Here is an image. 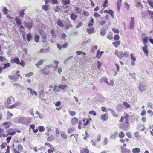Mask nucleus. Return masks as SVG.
Listing matches in <instances>:
<instances>
[{
	"instance_id": "1",
	"label": "nucleus",
	"mask_w": 153,
	"mask_h": 153,
	"mask_svg": "<svg viewBox=\"0 0 153 153\" xmlns=\"http://www.w3.org/2000/svg\"><path fill=\"white\" fill-rule=\"evenodd\" d=\"M31 120V118H27L24 117H22L18 119V122L19 123H22L27 126H28L31 123L30 121Z\"/></svg>"
},
{
	"instance_id": "2",
	"label": "nucleus",
	"mask_w": 153,
	"mask_h": 153,
	"mask_svg": "<svg viewBox=\"0 0 153 153\" xmlns=\"http://www.w3.org/2000/svg\"><path fill=\"white\" fill-rule=\"evenodd\" d=\"M20 76V74L9 75L8 76V78L10 80L15 82L17 80V79H18L19 77Z\"/></svg>"
},
{
	"instance_id": "3",
	"label": "nucleus",
	"mask_w": 153,
	"mask_h": 153,
	"mask_svg": "<svg viewBox=\"0 0 153 153\" xmlns=\"http://www.w3.org/2000/svg\"><path fill=\"white\" fill-rule=\"evenodd\" d=\"M134 17H131L130 22V29H133L134 28Z\"/></svg>"
},
{
	"instance_id": "4",
	"label": "nucleus",
	"mask_w": 153,
	"mask_h": 153,
	"mask_svg": "<svg viewBox=\"0 0 153 153\" xmlns=\"http://www.w3.org/2000/svg\"><path fill=\"white\" fill-rule=\"evenodd\" d=\"M146 86L142 83L140 82V83L139 88L140 91L142 92L143 91L146 89Z\"/></svg>"
},
{
	"instance_id": "5",
	"label": "nucleus",
	"mask_w": 153,
	"mask_h": 153,
	"mask_svg": "<svg viewBox=\"0 0 153 153\" xmlns=\"http://www.w3.org/2000/svg\"><path fill=\"white\" fill-rule=\"evenodd\" d=\"M62 2L63 4H64V6L63 7H61L63 9H66L69 7L68 6L65 7V6L70 4V1L69 0H62Z\"/></svg>"
},
{
	"instance_id": "6",
	"label": "nucleus",
	"mask_w": 153,
	"mask_h": 153,
	"mask_svg": "<svg viewBox=\"0 0 153 153\" xmlns=\"http://www.w3.org/2000/svg\"><path fill=\"white\" fill-rule=\"evenodd\" d=\"M14 98L12 97H8L7 100H6L7 105H10L14 101Z\"/></svg>"
},
{
	"instance_id": "7",
	"label": "nucleus",
	"mask_w": 153,
	"mask_h": 153,
	"mask_svg": "<svg viewBox=\"0 0 153 153\" xmlns=\"http://www.w3.org/2000/svg\"><path fill=\"white\" fill-rule=\"evenodd\" d=\"M21 104V103L19 102H17L16 103L9 106L8 107V108L11 109H13L16 106H19Z\"/></svg>"
},
{
	"instance_id": "8",
	"label": "nucleus",
	"mask_w": 153,
	"mask_h": 153,
	"mask_svg": "<svg viewBox=\"0 0 153 153\" xmlns=\"http://www.w3.org/2000/svg\"><path fill=\"white\" fill-rule=\"evenodd\" d=\"M51 36L52 38H56L57 35L55 31L53 29H51Z\"/></svg>"
},
{
	"instance_id": "9",
	"label": "nucleus",
	"mask_w": 153,
	"mask_h": 153,
	"mask_svg": "<svg viewBox=\"0 0 153 153\" xmlns=\"http://www.w3.org/2000/svg\"><path fill=\"white\" fill-rule=\"evenodd\" d=\"M108 114L107 113H105L104 114H103L101 116V119L102 120L105 121L107 120L108 118Z\"/></svg>"
},
{
	"instance_id": "10",
	"label": "nucleus",
	"mask_w": 153,
	"mask_h": 153,
	"mask_svg": "<svg viewBox=\"0 0 153 153\" xmlns=\"http://www.w3.org/2000/svg\"><path fill=\"white\" fill-rule=\"evenodd\" d=\"M118 133L117 132H115L111 134L110 137V138L111 139H114L117 138L118 136Z\"/></svg>"
},
{
	"instance_id": "11",
	"label": "nucleus",
	"mask_w": 153,
	"mask_h": 153,
	"mask_svg": "<svg viewBox=\"0 0 153 153\" xmlns=\"http://www.w3.org/2000/svg\"><path fill=\"white\" fill-rule=\"evenodd\" d=\"M126 56V55L125 53H123V51H120L119 53L118 57L120 59H121L123 57Z\"/></svg>"
},
{
	"instance_id": "12",
	"label": "nucleus",
	"mask_w": 153,
	"mask_h": 153,
	"mask_svg": "<svg viewBox=\"0 0 153 153\" xmlns=\"http://www.w3.org/2000/svg\"><path fill=\"white\" fill-rule=\"evenodd\" d=\"M136 6L140 9H142L143 8V7L140 2H137Z\"/></svg>"
},
{
	"instance_id": "13",
	"label": "nucleus",
	"mask_w": 153,
	"mask_h": 153,
	"mask_svg": "<svg viewBox=\"0 0 153 153\" xmlns=\"http://www.w3.org/2000/svg\"><path fill=\"white\" fill-rule=\"evenodd\" d=\"M57 25L59 26L63 27L64 26V24L59 19H58L56 22Z\"/></svg>"
},
{
	"instance_id": "14",
	"label": "nucleus",
	"mask_w": 153,
	"mask_h": 153,
	"mask_svg": "<svg viewBox=\"0 0 153 153\" xmlns=\"http://www.w3.org/2000/svg\"><path fill=\"white\" fill-rule=\"evenodd\" d=\"M94 29L93 27L87 28L86 31L89 34H91L94 31Z\"/></svg>"
},
{
	"instance_id": "15",
	"label": "nucleus",
	"mask_w": 153,
	"mask_h": 153,
	"mask_svg": "<svg viewBox=\"0 0 153 153\" xmlns=\"http://www.w3.org/2000/svg\"><path fill=\"white\" fill-rule=\"evenodd\" d=\"M120 41H117L112 42L113 45L116 47L117 48L120 45Z\"/></svg>"
},
{
	"instance_id": "16",
	"label": "nucleus",
	"mask_w": 153,
	"mask_h": 153,
	"mask_svg": "<svg viewBox=\"0 0 153 153\" xmlns=\"http://www.w3.org/2000/svg\"><path fill=\"white\" fill-rule=\"evenodd\" d=\"M121 149H122V153H129L130 152V150L129 149H126V148H122V146L121 147Z\"/></svg>"
},
{
	"instance_id": "17",
	"label": "nucleus",
	"mask_w": 153,
	"mask_h": 153,
	"mask_svg": "<svg viewBox=\"0 0 153 153\" xmlns=\"http://www.w3.org/2000/svg\"><path fill=\"white\" fill-rule=\"evenodd\" d=\"M15 21L17 25L18 26L22 24L21 20V19L17 17H16L15 18Z\"/></svg>"
},
{
	"instance_id": "18",
	"label": "nucleus",
	"mask_w": 153,
	"mask_h": 153,
	"mask_svg": "<svg viewBox=\"0 0 153 153\" xmlns=\"http://www.w3.org/2000/svg\"><path fill=\"white\" fill-rule=\"evenodd\" d=\"M78 121V119L74 117L72 119L71 122L72 124L74 125L77 123Z\"/></svg>"
},
{
	"instance_id": "19",
	"label": "nucleus",
	"mask_w": 153,
	"mask_h": 153,
	"mask_svg": "<svg viewBox=\"0 0 153 153\" xmlns=\"http://www.w3.org/2000/svg\"><path fill=\"white\" fill-rule=\"evenodd\" d=\"M122 0H119L117 3V10H119L121 6V3Z\"/></svg>"
},
{
	"instance_id": "20",
	"label": "nucleus",
	"mask_w": 153,
	"mask_h": 153,
	"mask_svg": "<svg viewBox=\"0 0 153 153\" xmlns=\"http://www.w3.org/2000/svg\"><path fill=\"white\" fill-rule=\"evenodd\" d=\"M77 17L78 16L75 14L74 13H72L70 16L71 19L73 21H75Z\"/></svg>"
},
{
	"instance_id": "21",
	"label": "nucleus",
	"mask_w": 153,
	"mask_h": 153,
	"mask_svg": "<svg viewBox=\"0 0 153 153\" xmlns=\"http://www.w3.org/2000/svg\"><path fill=\"white\" fill-rule=\"evenodd\" d=\"M143 50L145 54L148 55L149 51L147 50V45H144V46L143 48Z\"/></svg>"
},
{
	"instance_id": "22",
	"label": "nucleus",
	"mask_w": 153,
	"mask_h": 153,
	"mask_svg": "<svg viewBox=\"0 0 153 153\" xmlns=\"http://www.w3.org/2000/svg\"><path fill=\"white\" fill-rule=\"evenodd\" d=\"M44 62V60L43 59H40L39 61H38L35 65L38 68Z\"/></svg>"
},
{
	"instance_id": "23",
	"label": "nucleus",
	"mask_w": 153,
	"mask_h": 153,
	"mask_svg": "<svg viewBox=\"0 0 153 153\" xmlns=\"http://www.w3.org/2000/svg\"><path fill=\"white\" fill-rule=\"evenodd\" d=\"M59 88L62 90H65L67 88V85H59L58 86Z\"/></svg>"
},
{
	"instance_id": "24",
	"label": "nucleus",
	"mask_w": 153,
	"mask_h": 153,
	"mask_svg": "<svg viewBox=\"0 0 153 153\" xmlns=\"http://www.w3.org/2000/svg\"><path fill=\"white\" fill-rule=\"evenodd\" d=\"M143 42L144 45H147L146 44L148 41V37H145L143 38Z\"/></svg>"
},
{
	"instance_id": "25",
	"label": "nucleus",
	"mask_w": 153,
	"mask_h": 153,
	"mask_svg": "<svg viewBox=\"0 0 153 153\" xmlns=\"http://www.w3.org/2000/svg\"><path fill=\"white\" fill-rule=\"evenodd\" d=\"M12 60L13 61V62L17 64H19V63H20V60L17 57L12 59Z\"/></svg>"
},
{
	"instance_id": "26",
	"label": "nucleus",
	"mask_w": 153,
	"mask_h": 153,
	"mask_svg": "<svg viewBox=\"0 0 153 153\" xmlns=\"http://www.w3.org/2000/svg\"><path fill=\"white\" fill-rule=\"evenodd\" d=\"M125 116L124 118L125 120H126V123L127 124H129L128 122V119L129 117V115L128 114H127L126 113L124 114Z\"/></svg>"
},
{
	"instance_id": "27",
	"label": "nucleus",
	"mask_w": 153,
	"mask_h": 153,
	"mask_svg": "<svg viewBox=\"0 0 153 153\" xmlns=\"http://www.w3.org/2000/svg\"><path fill=\"white\" fill-rule=\"evenodd\" d=\"M140 151V149L139 148H134L132 149V152L133 153H138Z\"/></svg>"
},
{
	"instance_id": "28",
	"label": "nucleus",
	"mask_w": 153,
	"mask_h": 153,
	"mask_svg": "<svg viewBox=\"0 0 153 153\" xmlns=\"http://www.w3.org/2000/svg\"><path fill=\"white\" fill-rule=\"evenodd\" d=\"M35 37V41L37 43L39 42V39L40 38L39 36V35L36 34L34 36Z\"/></svg>"
},
{
	"instance_id": "29",
	"label": "nucleus",
	"mask_w": 153,
	"mask_h": 153,
	"mask_svg": "<svg viewBox=\"0 0 153 153\" xmlns=\"http://www.w3.org/2000/svg\"><path fill=\"white\" fill-rule=\"evenodd\" d=\"M27 89L30 91V94L32 95L34 94L35 95H37V93L35 91H33L32 90L31 88H27Z\"/></svg>"
},
{
	"instance_id": "30",
	"label": "nucleus",
	"mask_w": 153,
	"mask_h": 153,
	"mask_svg": "<svg viewBox=\"0 0 153 153\" xmlns=\"http://www.w3.org/2000/svg\"><path fill=\"white\" fill-rule=\"evenodd\" d=\"M32 22L30 21L28 22L25 23V24L28 28L30 29L32 27Z\"/></svg>"
},
{
	"instance_id": "31",
	"label": "nucleus",
	"mask_w": 153,
	"mask_h": 153,
	"mask_svg": "<svg viewBox=\"0 0 153 153\" xmlns=\"http://www.w3.org/2000/svg\"><path fill=\"white\" fill-rule=\"evenodd\" d=\"M97 49V45H93L92 46L91 49V51L93 53H94L95 50Z\"/></svg>"
},
{
	"instance_id": "32",
	"label": "nucleus",
	"mask_w": 153,
	"mask_h": 153,
	"mask_svg": "<svg viewBox=\"0 0 153 153\" xmlns=\"http://www.w3.org/2000/svg\"><path fill=\"white\" fill-rule=\"evenodd\" d=\"M88 149L87 148H84L81 151V153H89Z\"/></svg>"
},
{
	"instance_id": "33",
	"label": "nucleus",
	"mask_w": 153,
	"mask_h": 153,
	"mask_svg": "<svg viewBox=\"0 0 153 153\" xmlns=\"http://www.w3.org/2000/svg\"><path fill=\"white\" fill-rule=\"evenodd\" d=\"M38 129L40 132H42L45 131V128L43 126H41L38 127Z\"/></svg>"
},
{
	"instance_id": "34",
	"label": "nucleus",
	"mask_w": 153,
	"mask_h": 153,
	"mask_svg": "<svg viewBox=\"0 0 153 153\" xmlns=\"http://www.w3.org/2000/svg\"><path fill=\"white\" fill-rule=\"evenodd\" d=\"M49 49L48 48L44 49L42 48L40 50V53H46L48 52Z\"/></svg>"
},
{
	"instance_id": "35",
	"label": "nucleus",
	"mask_w": 153,
	"mask_h": 153,
	"mask_svg": "<svg viewBox=\"0 0 153 153\" xmlns=\"http://www.w3.org/2000/svg\"><path fill=\"white\" fill-rule=\"evenodd\" d=\"M10 123H8L7 122H4L3 123V125L4 126V127L6 129H7L10 127Z\"/></svg>"
},
{
	"instance_id": "36",
	"label": "nucleus",
	"mask_w": 153,
	"mask_h": 153,
	"mask_svg": "<svg viewBox=\"0 0 153 153\" xmlns=\"http://www.w3.org/2000/svg\"><path fill=\"white\" fill-rule=\"evenodd\" d=\"M55 139V137L53 136H51L48 138L47 141H51L54 140Z\"/></svg>"
},
{
	"instance_id": "37",
	"label": "nucleus",
	"mask_w": 153,
	"mask_h": 153,
	"mask_svg": "<svg viewBox=\"0 0 153 153\" xmlns=\"http://www.w3.org/2000/svg\"><path fill=\"white\" fill-rule=\"evenodd\" d=\"M68 25H67L65 27V29L67 30L69 29L70 27H72V25L71 23V22L69 20H68Z\"/></svg>"
},
{
	"instance_id": "38",
	"label": "nucleus",
	"mask_w": 153,
	"mask_h": 153,
	"mask_svg": "<svg viewBox=\"0 0 153 153\" xmlns=\"http://www.w3.org/2000/svg\"><path fill=\"white\" fill-rule=\"evenodd\" d=\"M25 10L22 9L19 12V16H20L21 17H23L24 15L25 14L24 13Z\"/></svg>"
},
{
	"instance_id": "39",
	"label": "nucleus",
	"mask_w": 153,
	"mask_h": 153,
	"mask_svg": "<svg viewBox=\"0 0 153 153\" xmlns=\"http://www.w3.org/2000/svg\"><path fill=\"white\" fill-rule=\"evenodd\" d=\"M125 136L124 134L123 131L120 132L119 134V137L120 138H123Z\"/></svg>"
},
{
	"instance_id": "40",
	"label": "nucleus",
	"mask_w": 153,
	"mask_h": 153,
	"mask_svg": "<svg viewBox=\"0 0 153 153\" xmlns=\"http://www.w3.org/2000/svg\"><path fill=\"white\" fill-rule=\"evenodd\" d=\"M10 66V63H7L4 65V67L3 68V69H5L7 68H8Z\"/></svg>"
},
{
	"instance_id": "41",
	"label": "nucleus",
	"mask_w": 153,
	"mask_h": 153,
	"mask_svg": "<svg viewBox=\"0 0 153 153\" xmlns=\"http://www.w3.org/2000/svg\"><path fill=\"white\" fill-rule=\"evenodd\" d=\"M109 143L108 139L107 137H105L104 138L103 142V145L104 146L106 145Z\"/></svg>"
},
{
	"instance_id": "42",
	"label": "nucleus",
	"mask_w": 153,
	"mask_h": 153,
	"mask_svg": "<svg viewBox=\"0 0 153 153\" xmlns=\"http://www.w3.org/2000/svg\"><path fill=\"white\" fill-rule=\"evenodd\" d=\"M148 4L153 8V0H148Z\"/></svg>"
},
{
	"instance_id": "43",
	"label": "nucleus",
	"mask_w": 153,
	"mask_h": 153,
	"mask_svg": "<svg viewBox=\"0 0 153 153\" xmlns=\"http://www.w3.org/2000/svg\"><path fill=\"white\" fill-rule=\"evenodd\" d=\"M27 37L28 41H30L32 37L31 35L29 33H27Z\"/></svg>"
},
{
	"instance_id": "44",
	"label": "nucleus",
	"mask_w": 153,
	"mask_h": 153,
	"mask_svg": "<svg viewBox=\"0 0 153 153\" xmlns=\"http://www.w3.org/2000/svg\"><path fill=\"white\" fill-rule=\"evenodd\" d=\"M102 29H103V28H102V31H101V32L100 33V34L102 36H103L105 34H106V30H102Z\"/></svg>"
},
{
	"instance_id": "45",
	"label": "nucleus",
	"mask_w": 153,
	"mask_h": 153,
	"mask_svg": "<svg viewBox=\"0 0 153 153\" xmlns=\"http://www.w3.org/2000/svg\"><path fill=\"white\" fill-rule=\"evenodd\" d=\"M123 105L125 106L128 108H130L131 107L130 105L125 101L124 102Z\"/></svg>"
},
{
	"instance_id": "46",
	"label": "nucleus",
	"mask_w": 153,
	"mask_h": 153,
	"mask_svg": "<svg viewBox=\"0 0 153 153\" xmlns=\"http://www.w3.org/2000/svg\"><path fill=\"white\" fill-rule=\"evenodd\" d=\"M33 74V73L32 72H30L29 73L26 74H25V76L27 77H29L30 76H32Z\"/></svg>"
},
{
	"instance_id": "47",
	"label": "nucleus",
	"mask_w": 153,
	"mask_h": 153,
	"mask_svg": "<svg viewBox=\"0 0 153 153\" xmlns=\"http://www.w3.org/2000/svg\"><path fill=\"white\" fill-rule=\"evenodd\" d=\"M100 99L101 101L102 102L106 101L107 100V99L105 98L103 96H101L100 97Z\"/></svg>"
},
{
	"instance_id": "48",
	"label": "nucleus",
	"mask_w": 153,
	"mask_h": 153,
	"mask_svg": "<svg viewBox=\"0 0 153 153\" xmlns=\"http://www.w3.org/2000/svg\"><path fill=\"white\" fill-rule=\"evenodd\" d=\"M42 8L45 11H47L48 10V6L46 5H44L42 6Z\"/></svg>"
},
{
	"instance_id": "49",
	"label": "nucleus",
	"mask_w": 153,
	"mask_h": 153,
	"mask_svg": "<svg viewBox=\"0 0 153 153\" xmlns=\"http://www.w3.org/2000/svg\"><path fill=\"white\" fill-rule=\"evenodd\" d=\"M130 57L131 59L133 61H135L136 60L135 57L133 55L132 53H131L130 54Z\"/></svg>"
},
{
	"instance_id": "50",
	"label": "nucleus",
	"mask_w": 153,
	"mask_h": 153,
	"mask_svg": "<svg viewBox=\"0 0 153 153\" xmlns=\"http://www.w3.org/2000/svg\"><path fill=\"white\" fill-rule=\"evenodd\" d=\"M3 12L5 14H7L8 13L9 10L6 7H4L3 8Z\"/></svg>"
},
{
	"instance_id": "51",
	"label": "nucleus",
	"mask_w": 153,
	"mask_h": 153,
	"mask_svg": "<svg viewBox=\"0 0 153 153\" xmlns=\"http://www.w3.org/2000/svg\"><path fill=\"white\" fill-rule=\"evenodd\" d=\"M94 16L95 17L97 18L100 17V15L97 12H95L94 13Z\"/></svg>"
},
{
	"instance_id": "52",
	"label": "nucleus",
	"mask_w": 153,
	"mask_h": 153,
	"mask_svg": "<svg viewBox=\"0 0 153 153\" xmlns=\"http://www.w3.org/2000/svg\"><path fill=\"white\" fill-rule=\"evenodd\" d=\"M69 113V114L71 116H74L76 114V113L74 111H70Z\"/></svg>"
},
{
	"instance_id": "53",
	"label": "nucleus",
	"mask_w": 153,
	"mask_h": 153,
	"mask_svg": "<svg viewBox=\"0 0 153 153\" xmlns=\"http://www.w3.org/2000/svg\"><path fill=\"white\" fill-rule=\"evenodd\" d=\"M114 40H118L120 39V37L118 35L116 34L114 35Z\"/></svg>"
},
{
	"instance_id": "54",
	"label": "nucleus",
	"mask_w": 153,
	"mask_h": 153,
	"mask_svg": "<svg viewBox=\"0 0 153 153\" xmlns=\"http://www.w3.org/2000/svg\"><path fill=\"white\" fill-rule=\"evenodd\" d=\"M89 114H90L93 115L94 116H96V113L94 111L92 110L89 112Z\"/></svg>"
},
{
	"instance_id": "55",
	"label": "nucleus",
	"mask_w": 153,
	"mask_h": 153,
	"mask_svg": "<svg viewBox=\"0 0 153 153\" xmlns=\"http://www.w3.org/2000/svg\"><path fill=\"white\" fill-rule=\"evenodd\" d=\"M58 6H57L56 8L54 9V11L56 12H59L60 10V8Z\"/></svg>"
},
{
	"instance_id": "56",
	"label": "nucleus",
	"mask_w": 153,
	"mask_h": 153,
	"mask_svg": "<svg viewBox=\"0 0 153 153\" xmlns=\"http://www.w3.org/2000/svg\"><path fill=\"white\" fill-rule=\"evenodd\" d=\"M74 130V128H69L68 129V133H71Z\"/></svg>"
},
{
	"instance_id": "57",
	"label": "nucleus",
	"mask_w": 153,
	"mask_h": 153,
	"mask_svg": "<svg viewBox=\"0 0 153 153\" xmlns=\"http://www.w3.org/2000/svg\"><path fill=\"white\" fill-rule=\"evenodd\" d=\"M112 30L114 33H119V30L118 29L113 28L112 29Z\"/></svg>"
},
{
	"instance_id": "58",
	"label": "nucleus",
	"mask_w": 153,
	"mask_h": 153,
	"mask_svg": "<svg viewBox=\"0 0 153 153\" xmlns=\"http://www.w3.org/2000/svg\"><path fill=\"white\" fill-rule=\"evenodd\" d=\"M42 36L44 39L43 40V42H45L46 41V39H47V37L45 34H42Z\"/></svg>"
},
{
	"instance_id": "59",
	"label": "nucleus",
	"mask_w": 153,
	"mask_h": 153,
	"mask_svg": "<svg viewBox=\"0 0 153 153\" xmlns=\"http://www.w3.org/2000/svg\"><path fill=\"white\" fill-rule=\"evenodd\" d=\"M148 13L149 15L151 16V17L152 18H153V12L152 11H151L149 10H148Z\"/></svg>"
},
{
	"instance_id": "60",
	"label": "nucleus",
	"mask_w": 153,
	"mask_h": 153,
	"mask_svg": "<svg viewBox=\"0 0 153 153\" xmlns=\"http://www.w3.org/2000/svg\"><path fill=\"white\" fill-rule=\"evenodd\" d=\"M53 90L54 91H59V88L58 87H57L56 85H55L54 87Z\"/></svg>"
},
{
	"instance_id": "61",
	"label": "nucleus",
	"mask_w": 153,
	"mask_h": 153,
	"mask_svg": "<svg viewBox=\"0 0 153 153\" xmlns=\"http://www.w3.org/2000/svg\"><path fill=\"white\" fill-rule=\"evenodd\" d=\"M82 25V23L81 22H79L78 24L76 26V28H78L81 26Z\"/></svg>"
},
{
	"instance_id": "62",
	"label": "nucleus",
	"mask_w": 153,
	"mask_h": 153,
	"mask_svg": "<svg viewBox=\"0 0 153 153\" xmlns=\"http://www.w3.org/2000/svg\"><path fill=\"white\" fill-rule=\"evenodd\" d=\"M18 148L20 152H22L23 149V147L21 145H18Z\"/></svg>"
},
{
	"instance_id": "63",
	"label": "nucleus",
	"mask_w": 153,
	"mask_h": 153,
	"mask_svg": "<svg viewBox=\"0 0 153 153\" xmlns=\"http://www.w3.org/2000/svg\"><path fill=\"white\" fill-rule=\"evenodd\" d=\"M131 77L134 79H136L135 75L134 73L129 74Z\"/></svg>"
},
{
	"instance_id": "64",
	"label": "nucleus",
	"mask_w": 153,
	"mask_h": 153,
	"mask_svg": "<svg viewBox=\"0 0 153 153\" xmlns=\"http://www.w3.org/2000/svg\"><path fill=\"white\" fill-rule=\"evenodd\" d=\"M7 145L6 143H3L1 145V148L2 149L4 148L5 147V146Z\"/></svg>"
}]
</instances>
